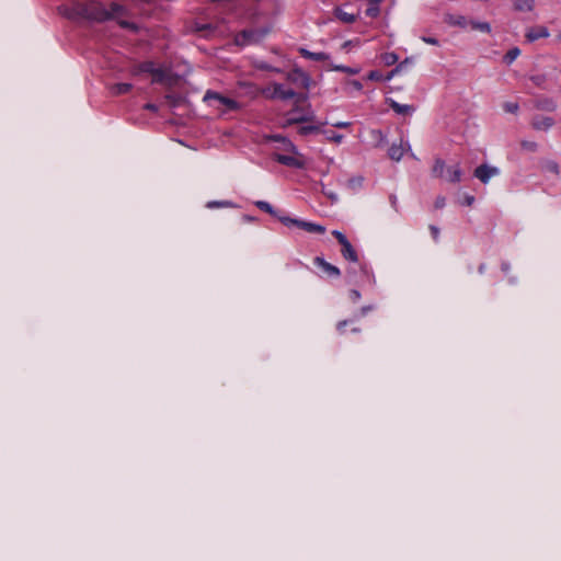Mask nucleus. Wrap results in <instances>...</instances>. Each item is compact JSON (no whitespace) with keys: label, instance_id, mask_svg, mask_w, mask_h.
<instances>
[{"label":"nucleus","instance_id":"14","mask_svg":"<svg viewBox=\"0 0 561 561\" xmlns=\"http://www.w3.org/2000/svg\"><path fill=\"white\" fill-rule=\"evenodd\" d=\"M299 53L302 57L316 61H324L329 59V55L323 51L313 53L308 50L307 48H299Z\"/></svg>","mask_w":561,"mask_h":561},{"label":"nucleus","instance_id":"31","mask_svg":"<svg viewBox=\"0 0 561 561\" xmlns=\"http://www.w3.org/2000/svg\"><path fill=\"white\" fill-rule=\"evenodd\" d=\"M319 127L318 126H314V125H308V126H301L299 129H298V134L301 135V136H307V135H310V134H316V133H319Z\"/></svg>","mask_w":561,"mask_h":561},{"label":"nucleus","instance_id":"3","mask_svg":"<svg viewBox=\"0 0 561 561\" xmlns=\"http://www.w3.org/2000/svg\"><path fill=\"white\" fill-rule=\"evenodd\" d=\"M278 220L287 227L296 226V227H298L307 232H310V233H324L325 232V227H323L321 225L300 220L297 218H291L289 216L288 217H278Z\"/></svg>","mask_w":561,"mask_h":561},{"label":"nucleus","instance_id":"47","mask_svg":"<svg viewBox=\"0 0 561 561\" xmlns=\"http://www.w3.org/2000/svg\"><path fill=\"white\" fill-rule=\"evenodd\" d=\"M111 9H112V14H114V15L121 14L124 11V8L116 3L112 4Z\"/></svg>","mask_w":561,"mask_h":561},{"label":"nucleus","instance_id":"54","mask_svg":"<svg viewBox=\"0 0 561 561\" xmlns=\"http://www.w3.org/2000/svg\"><path fill=\"white\" fill-rule=\"evenodd\" d=\"M145 108L149 110V111H152V112H157L158 111V106L156 104H151V103L146 104Z\"/></svg>","mask_w":561,"mask_h":561},{"label":"nucleus","instance_id":"35","mask_svg":"<svg viewBox=\"0 0 561 561\" xmlns=\"http://www.w3.org/2000/svg\"><path fill=\"white\" fill-rule=\"evenodd\" d=\"M503 108L507 113L516 114L519 110V105L516 102H505Z\"/></svg>","mask_w":561,"mask_h":561},{"label":"nucleus","instance_id":"34","mask_svg":"<svg viewBox=\"0 0 561 561\" xmlns=\"http://www.w3.org/2000/svg\"><path fill=\"white\" fill-rule=\"evenodd\" d=\"M346 90H354V91H362L363 84L358 80H347L346 82Z\"/></svg>","mask_w":561,"mask_h":561},{"label":"nucleus","instance_id":"15","mask_svg":"<svg viewBox=\"0 0 561 561\" xmlns=\"http://www.w3.org/2000/svg\"><path fill=\"white\" fill-rule=\"evenodd\" d=\"M390 107L400 115H410L414 112V107L409 104H400L393 100H390Z\"/></svg>","mask_w":561,"mask_h":561},{"label":"nucleus","instance_id":"29","mask_svg":"<svg viewBox=\"0 0 561 561\" xmlns=\"http://www.w3.org/2000/svg\"><path fill=\"white\" fill-rule=\"evenodd\" d=\"M412 60L410 58H407L404 61L400 62L387 77V80H390L393 76L397 73L402 72L409 64H411Z\"/></svg>","mask_w":561,"mask_h":561},{"label":"nucleus","instance_id":"25","mask_svg":"<svg viewBox=\"0 0 561 561\" xmlns=\"http://www.w3.org/2000/svg\"><path fill=\"white\" fill-rule=\"evenodd\" d=\"M156 69L157 66L153 61H144L138 65L136 72H147L152 75Z\"/></svg>","mask_w":561,"mask_h":561},{"label":"nucleus","instance_id":"41","mask_svg":"<svg viewBox=\"0 0 561 561\" xmlns=\"http://www.w3.org/2000/svg\"><path fill=\"white\" fill-rule=\"evenodd\" d=\"M241 35L244 38V41L248 42V43L253 42L254 38H255V32L254 31H243Z\"/></svg>","mask_w":561,"mask_h":561},{"label":"nucleus","instance_id":"33","mask_svg":"<svg viewBox=\"0 0 561 561\" xmlns=\"http://www.w3.org/2000/svg\"><path fill=\"white\" fill-rule=\"evenodd\" d=\"M399 57L397 54L394 53H386L382 55V61L387 65V66H392L394 65L397 61H398Z\"/></svg>","mask_w":561,"mask_h":561},{"label":"nucleus","instance_id":"61","mask_svg":"<svg viewBox=\"0 0 561 561\" xmlns=\"http://www.w3.org/2000/svg\"><path fill=\"white\" fill-rule=\"evenodd\" d=\"M381 1H382V0H370V2L376 3L378 7H379V3H380Z\"/></svg>","mask_w":561,"mask_h":561},{"label":"nucleus","instance_id":"43","mask_svg":"<svg viewBox=\"0 0 561 561\" xmlns=\"http://www.w3.org/2000/svg\"><path fill=\"white\" fill-rule=\"evenodd\" d=\"M421 39L426 43V44H430V45H439V42L435 38V37H431V36H422Z\"/></svg>","mask_w":561,"mask_h":561},{"label":"nucleus","instance_id":"30","mask_svg":"<svg viewBox=\"0 0 561 561\" xmlns=\"http://www.w3.org/2000/svg\"><path fill=\"white\" fill-rule=\"evenodd\" d=\"M520 54V50L519 48L517 47H514L512 49H510L505 55H504V61L510 65L512 64Z\"/></svg>","mask_w":561,"mask_h":561},{"label":"nucleus","instance_id":"6","mask_svg":"<svg viewBox=\"0 0 561 561\" xmlns=\"http://www.w3.org/2000/svg\"><path fill=\"white\" fill-rule=\"evenodd\" d=\"M286 79L298 85V87H301L304 89H309L310 85H311V78L308 73H306L304 70L301 69H294L291 71H289L287 75H286Z\"/></svg>","mask_w":561,"mask_h":561},{"label":"nucleus","instance_id":"4","mask_svg":"<svg viewBox=\"0 0 561 561\" xmlns=\"http://www.w3.org/2000/svg\"><path fill=\"white\" fill-rule=\"evenodd\" d=\"M332 234L336 238L339 243L341 244V254L342 256L353 263H356L358 261L357 252L351 244V242L347 240L344 233H342L339 230H333Z\"/></svg>","mask_w":561,"mask_h":561},{"label":"nucleus","instance_id":"8","mask_svg":"<svg viewBox=\"0 0 561 561\" xmlns=\"http://www.w3.org/2000/svg\"><path fill=\"white\" fill-rule=\"evenodd\" d=\"M499 169L496 167H491L488 164H481L474 170V176L479 179L483 184H486L492 176L499 174Z\"/></svg>","mask_w":561,"mask_h":561},{"label":"nucleus","instance_id":"2","mask_svg":"<svg viewBox=\"0 0 561 561\" xmlns=\"http://www.w3.org/2000/svg\"><path fill=\"white\" fill-rule=\"evenodd\" d=\"M262 95L271 100H290L296 96V92L293 89H286L282 83L274 82L271 85L262 89Z\"/></svg>","mask_w":561,"mask_h":561},{"label":"nucleus","instance_id":"42","mask_svg":"<svg viewBox=\"0 0 561 561\" xmlns=\"http://www.w3.org/2000/svg\"><path fill=\"white\" fill-rule=\"evenodd\" d=\"M351 321L348 320H343V321H340L337 322L336 324V330L340 334H344L345 333V327L350 323Z\"/></svg>","mask_w":561,"mask_h":561},{"label":"nucleus","instance_id":"37","mask_svg":"<svg viewBox=\"0 0 561 561\" xmlns=\"http://www.w3.org/2000/svg\"><path fill=\"white\" fill-rule=\"evenodd\" d=\"M333 69L336 71H342V72L348 73V75H356L359 72V69L351 68V67L343 66V65L334 66Z\"/></svg>","mask_w":561,"mask_h":561},{"label":"nucleus","instance_id":"9","mask_svg":"<svg viewBox=\"0 0 561 561\" xmlns=\"http://www.w3.org/2000/svg\"><path fill=\"white\" fill-rule=\"evenodd\" d=\"M444 22L449 26H457L462 30H466L468 26H470V21L461 14L447 13L444 16Z\"/></svg>","mask_w":561,"mask_h":561},{"label":"nucleus","instance_id":"23","mask_svg":"<svg viewBox=\"0 0 561 561\" xmlns=\"http://www.w3.org/2000/svg\"><path fill=\"white\" fill-rule=\"evenodd\" d=\"M470 27L471 30L483 32V33H491V25L488 22H477V21H470Z\"/></svg>","mask_w":561,"mask_h":561},{"label":"nucleus","instance_id":"60","mask_svg":"<svg viewBox=\"0 0 561 561\" xmlns=\"http://www.w3.org/2000/svg\"><path fill=\"white\" fill-rule=\"evenodd\" d=\"M391 204H392L393 207L397 206V198H396V196H391Z\"/></svg>","mask_w":561,"mask_h":561},{"label":"nucleus","instance_id":"62","mask_svg":"<svg viewBox=\"0 0 561 561\" xmlns=\"http://www.w3.org/2000/svg\"><path fill=\"white\" fill-rule=\"evenodd\" d=\"M557 39L561 43V31L558 33Z\"/></svg>","mask_w":561,"mask_h":561},{"label":"nucleus","instance_id":"27","mask_svg":"<svg viewBox=\"0 0 561 561\" xmlns=\"http://www.w3.org/2000/svg\"><path fill=\"white\" fill-rule=\"evenodd\" d=\"M207 208H228L232 207L233 203L230 201H210L207 203Z\"/></svg>","mask_w":561,"mask_h":561},{"label":"nucleus","instance_id":"51","mask_svg":"<svg viewBox=\"0 0 561 561\" xmlns=\"http://www.w3.org/2000/svg\"><path fill=\"white\" fill-rule=\"evenodd\" d=\"M548 168L550 171L554 172V173H558L559 172V165L558 163L551 161L548 163Z\"/></svg>","mask_w":561,"mask_h":561},{"label":"nucleus","instance_id":"1","mask_svg":"<svg viewBox=\"0 0 561 561\" xmlns=\"http://www.w3.org/2000/svg\"><path fill=\"white\" fill-rule=\"evenodd\" d=\"M203 101L221 113L238 111L241 107L236 100L227 98L213 90L206 91Z\"/></svg>","mask_w":561,"mask_h":561},{"label":"nucleus","instance_id":"12","mask_svg":"<svg viewBox=\"0 0 561 561\" xmlns=\"http://www.w3.org/2000/svg\"><path fill=\"white\" fill-rule=\"evenodd\" d=\"M336 19L346 24H352L357 20L358 13L347 12L344 8L339 7L334 10Z\"/></svg>","mask_w":561,"mask_h":561},{"label":"nucleus","instance_id":"63","mask_svg":"<svg viewBox=\"0 0 561 561\" xmlns=\"http://www.w3.org/2000/svg\"><path fill=\"white\" fill-rule=\"evenodd\" d=\"M329 197L332 199H336V196L334 194H329Z\"/></svg>","mask_w":561,"mask_h":561},{"label":"nucleus","instance_id":"45","mask_svg":"<svg viewBox=\"0 0 561 561\" xmlns=\"http://www.w3.org/2000/svg\"><path fill=\"white\" fill-rule=\"evenodd\" d=\"M368 79L369 80H374V81H379V80L382 79V76H381V73L379 71L375 70V71H370L368 73Z\"/></svg>","mask_w":561,"mask_h":561},{"label":"nucleus","instance_id":"7","mask_svg":"<svg viewBox=\"0 0 561 561\" xmlns=\"http://www.w3.org/2000/svg\"><path fill=\"white\" fill-rule=\"evenodd\" d=\"M556 122L552 117L545 115H535L530 121V126L537 131H548L554 126Z\"/></svg>","mask_w":561,"mask_h":561},{"label":"nucleus","instance_id":"55","mask_svg":"<svg viewBox=\"0 0 561 561\" xmlns=\"http://www.w3.org/2000/svg\"><path fill=\"white\" fill-rule=\"evenodd\" d=\"M473 202H474L473 196H471V195L466 196V198H465L466 205L471 206L473 204Z\"/></svg>","mask_w":561,"mask_h":561},{"label":"nucleus","instance_id":"40","mask_svg":"<svg viewBox=\"0 0 561 561\" xmlns=\"http://www.w3.org/2000/svg\"><path fill=\"white\" fill-rule=\"evenodd\" d=\"M58 14L61 16L69 19L70 16V10L66 4H60L57 7Z\"/></svg>","mask_w":561,"mask_h":561},{"label":"nucleus","instance_id":"21","mask_svg":"<svg viewBox=\"0 0 561 561\" xmlns=\"http://www.w3.org/2000/svg\"><path fill=\"white\" fill-rule=\"evenodd\" d=\"M297 113V110H293L291 112H289L287 114V118L284 123V126H289V125H293V124H298V123H301V122H306L308 118L305 117V116H298L296 115Z\"/></svg>","mask_w":561,"mask_h":561},{"label":"nucleus","instance_id":"46","mask_svg":"<svg viewBox=\"0 0 561 561\" xmlns=\"http://www.w3.org/2000/svg\"><path fill=\"white\" fill-rule=\"evenodd\" d=\"M531 81H533L536 85H538V87H542V84H543V82H545V77H543V76H540V75H538V76H534V77H531Z\"/></svg>","mask_w":561,"mask_h":561},{"label":"nucleus","instance_id":"18","mask_svg":"<svg viewBox=\"0 0 561 561\" xmlns=\"http://www.w3.org/2000/svg\"><path fill=\"white\" fill-rule=\"evenodd\" d=\"M514 9L519 12H530L534 10L535 0H514Z\"/></svg>","mask_w":561,"mask_h":561},{"label":"nucleus","instance_id":"52","mask_svg":"<svg viewBox=\"0 0 561 561\" xmlns=\"http://www.w3.org/2000/svg\"><path fill=\"white\" fill-rule=\"evenodd\" d=\"M445 206V198L444 197H437L435 201V207L436 208H443Z\"/></svg>","mask_w":561,"mask_h":561},{"label":"nucleus","instance_id":"44","mask_svg":"<svg viewBox=\"0 0 561 561\" xmlns=\"http://www.w3.org/2000/svg\"><path fill=\"white\" fill-rule=\"evenodd\" d=\"M350 299L353 302H357L360 299V293L357 289H352L350 291Z\"/></svg>","mask_w":561,"mask_h":561},{"label":"nucleus","instance_id":"49","mask_svg":"<svg viewBox=\"0 0 561 561\" xmlns=\"http://www.w3.org/2000/svg\"><path fill=\"white\" fill-rule=\"evenodd\" d=\"M81 4H82V3H81V1H80V0H77V1H73V0H72V9H71L72 15H73L75 13H81V12L78 10V8H79Z\"/></svg>","mask_w":561,"mask_h":561},{"label":"nucleus","instance_id":"59","mask_svg":"<svg viewBox=\"0 0 561 561\" xmlns=\"http://www.w3.org/2000/svg\"><path fill=\"white\" fill-rule=\"evenodd\" d=\"M502 270H503V272L507 273L508 270H510V264L508 263H502Z\"/></svg>","mask_w":561,"mask_h":561},{"label":"nucleus","instance_id":"39","mask_svg":"<svg viewBox=\"0 0 561 561\" xmlns=\"http://www.w3.org/2000/svg\"><path fill=\"white\" fill-rule=\"evenodd\" d=\"M325 135L328 140L333 141L335 144H341L344 138L343 135L335 133L325 131Z\"/></svg>","mask_w":561,"mask_h":561},{"label":"nucleus","instance_id":"5","mask_svg":"<svg viewBox=\"0 0 561 561\" xmlns=\"http://www.w3.org/2000/svg\"><path fill=\"white\" fill-rule=\"evenodd\" d=\"M273 158L278 163L286 165V167H290V168L301 169L305 165V162L301 159L298 151H297V153H289V152L278 153V152H276L273 154Z\"/></svg>","mask_w":561,"mask_h":561},{"label":"nucleus","instance_id":"58","mask_svg":"<svg viewBox=\"0 0 561 561\" xmlns=\"http://www.w3.org/2000/svg\"><path fill=\"white\" fill-rule=\"evenodd\" d=\"M243 221L245 222H251V221H254V218L249 216V215H243L242 217Z\"/></svg>","mask_w":561,"mask_h":561},{"label":"nucleus","instance_id":"19","mask_svg":"<svg viewBox=\"0 0 561 561\" xmlns=\"http://www.w3.org/2000/svg\"><path fill=\"white\" fill-rule=\"evenodd\" d=\"M535 106L538 110L551 111L552 112V111H554L557 108V103L552 99L545 98V99L538 100L535 103Z\"/></svg>","mask_w":561,"mask_h":561},{"label":"nucleus","instance_id":"16","mask_svg":"<svg viewBox=\"0 0 561 561\" xmlns=\"http://www.w3.org/2000/svg\"><path fill=\"white\" fill-rule=\"evenodd\" d=\"M461 169L459 165L450 167L446 170L445 179L451 183H458L461 180Z\"/></svg>","mask_w":561,"mask_h":561},{"label":"nucleus","instance_id":"10","mask_svg":"<svg viewBox=\"0 0 561 561\" xmlns=\"http://www.w3.org/2000/svg\"><path fill=\"white\" fill-rule=\"evenodd\" d=\"M313 263H314L316 266L320 267L328 276L339 277L340 274H341L340 270L336 266H334L331 263L327 262L321 256H316L313 259Z\"/></svg>","mask_w":561,"mask_h":561},{"label":"nucleus","instance_id":"11","mask_svg":"<svg viewBox=\"0 0 561 561\" xmlns=\"http://www.w3.org/2000/svg\"><path fill=\"white\" fill-rule=\"evenodd\" d=\"M550 35L549 30L546 26L539 25L535 27H530L526 31V38L529 42H535L539 38H546Z\"/></svg>","mask_w":561,"mask_h":561},{"label":"nucleus","instance_id":"36","mask_svg":"<svg viewBox=\"0 0 561 561\" xmlns=\"http://www.w3.org/2000/svg\"><path fill=\"white\" fill-rule=\"evenodd\" d=\"M379 7L376 3L369 2V7L366 9V15L376 18L379 14Z\"/></svg>","mask_w":561,"mask_h":561},{"label":"nucleus","instance_id":"64","mask_svg":"<svg viewBox=\"0 0 561 561\" xmlns=\"http://www.w3.org/2000/svg\"><path fill=\"white\" fill-rule=\"evenodd\" d=\"M352 331H353V332H359V331H360V329H358V328H354Z\"/></svg>","mask_w":561,"mask_h":561},{"label":"nucleus","instance_id":"24","mask_svg":"<svg viewBox=\"0 0 561 561\" xmlns=\"http://www.w3.org/2000/svg\"><path fill=\"white\" fill-rule=\"evenodd\" d=\"M151 76L153 83H162L165 81L168 77L165 69L162 67H157V69L153 71Z\"/></svg>","mask_w":561,"mask_h":561},{"label":"nucleus","instance_id":"57","mask_svg":"<svg viewBox=\"0 0 561 561\" xmlns=\"http://www.w3.org/2000/svg\"><path fill=\"white\" fill-rule=\"evenodd\" d=\"M119 24L123 26V27H130V28H135V25L133 23H129V22H126V21H121Z\"/></svg>","mask_w":561,"mask_h":561},{"label":"nucleus","instance_id":"17","mask_svg":"<svg viewBox=\"0 0 561 561\" xmlns=\"http://www.w3.org/2000/svg\"><path fill=\"white\" fill-rule=\"evenodd\" d=\"M404 153V147L402 140L400 144H392L388 150V154L390 159L394 161H400Z\"/></svg>","mask_w":561,"mask_h":561},{"label":"nucleus","instance_id":"28","mask_svg":"<svg viewBox=\"0 0 561 561\" xmlns=\"http://www.w3.org/2000/svg\"><path fill=\"white\" fill-rule=\"evenodd\" d=\"M412 60L410 58H407L404 61L400 62L387 77V80H390L393 76L397 73L402 72L409 64H411Z\"/></svg>","mask_w":561,"mask_h":561},{"label":"nucleus","instance_id":"50","mask_svg":"<svg viewBox=\"0 0 561 561\" xmlns=\"http://www.w3.org/2000/svg\"><path fill=\"white\" fill-rule=\"evenodd\" d=\"M336 128H347L351 126L350 122H335L332 124Z\"/></svg>","mask_w":561,"mask_h":561},{"label":"nucleus","instance_id":"32","mask_svg":"<svg viewBox=\"0 0 561 561\" xmlns=\"http://www.w3.org/2000/svg\"><path fill=\"white\" fill-rule=\"evenodd\" d=\"M520 147H522V149L529 151V152H536L538 150V144L536 141H530V140H522Z\"/></svg>","mask_w":561,"mask_h":561},{"label":"nucleus","instance_id":"26","mask_svg":"<svg viewBox=\"0 0 561 561\" xmlns=\"http://www.w3.org/2000/svg\"><path fill=\"white\" fill-rule=\"evenodd\" d=\"M130 83H116L112 87V92L115 94H125L131 90Z\"/></svg>","mask_w":561,"mask_h":561},{"label":"nucleus","instance_id":"20","mask_svg":"<svg viewBox=\"0 0 561 561\" xmlns=\"http://www.w3.org/2000/svg\"><path fill=\"white\" fill-rule=\"evenodd\" d=\"M254 205H255L259 209H261V210H263V211H265V213L270 214V215H271V216H273V217H276L277 219H278V217H282V216L277 213V210H275V209H274V207H273L270 203H267V202H265V201H256V202L254 203Z\"/></svg>","mask_w":561,"mask_h":561},{"label":"nucleus","instance_id":"22","mask_svg":"<svg viewBox=\"0 0 561 561\" xmlns=\"http://www.w3.org/2000/svg\"><path fill=\"white\" fill-rule=\"evenodd\" d=\"M447 169L448 168H446V164L442 159H436L433 167V174L437 178H444Z\"/></svg>","mask_w":561,"mask_h":561},{"label":"nucleus","instance_id":"53","mask_svg":"<svg viewBox=\"0 0 561 561\" xmlns=\"http://www.w3.org/2000/svg\"><path fill=\"white\" fill-rule=\"evenodd\" d=\"M362 270H363V273L365 274V276H366V278H367V280H368V282L374 280V279H373V275H370V273H369V271L367 270V267H366V266H363V267H362Z\"/></svg>","mask_w":561,"mask_h":561},{"label":"nucleus","instance_id":"48","mask_svg":"<svg viewBox=\"0 0 561 561\" xmlns=\"http://www.w3.org/2000/svg\"><path fill=\"white\" fill-rule=\"evenodd\" d=\"M430 230H431V232H432V236H433L434 240H436V241H437V240H438V237H439V229H438L436 226L431 225V226H430Z\"/></svg>","mask_w":561,"mask_h":561},{"label":"nucleus","instance_id":"38","mask_svg":"<svg viewBox=\"0 0 561 561\" xmlns=\"http://www.w3.org/2000/svg\"><path fill=\"white\" fill-rule=\"evenodd\" d=\"M363 181L364 179L362 176H357V178H353V179H350L348 180V186L352 188V190H357L359 187H362L363 185Z\"/></svg>","mask_w":561,"mask_h":561},{"label":"nucleus","instance_id":"56","mask_svg":"<svg viewBox=\"0 0 561 561\" xmlns=\"http://www.w3.org/2000/svg\"><path fill=\"white\" fill-rule=\"evenodd\" d=\"M373 309L371 306H365V307H362L360 309V316H365L367 314L368 311H370Z\"/></svg>","mask_w":561,"mask_h":561},{"label":"nucleus","instance_id":"13","mask_svg":"<svg viewBox=\"0 0 561 561\" xmlns=\"http://www.w3.org/2000/svg\"><path fill=\"white\" fill-rule=\"evenodd\" d=\"M272 139L280 144L278 149L283 150L285 153H297V147L287 138L282 136H273Z\"/></svg>","mask_w":561,"mask_h":561}]
</instances>
